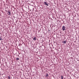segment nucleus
<instances>
[{
  "mask_svg": "<svg viewBox=\"0 0 79 79\" xmlns=\"http://www.w3.org/2000/svg\"><path fill=\"white\" fill-rule=\"evenodd\" d=\"M44 3L45 5H46V6H48V3L47 2H44Z\"/></svg>",
  "mask_w": 79,
  "mask_h": 79,
  "instance_id": "obj_1",
  "label": "nucleus"
},
{
  "mask_svg": "<svg viewBox=\"0 0 79 79\" xmlns=\"http://www.w3.org/2000/svg\"><path fill=\"white\" fill-rule=\"evenodd\" d=\"M7 12L9 14H8V15H11V12H10V10H8Z\"/></svg>",
  "mask_w": 79,
  "mask_h": 79,
  "instance_id": "obj_2",
  "label": "nucleus"
},
{
  "mask_svg": "<svg viewBox=\"0 0 79 79\" xmlns=\"http://www.w3.org/2000/svg\"><path fill=\"white\" fill-rule=\"evenodd\" d=\"M62 30L63 31H64L65 30V27H64V26H63L62 27Z\"/></svg>",
  "mask_w": 79,
  "mask_h": 79,
  "instance_id": "obj_3",
  "label": "nucleus"
},
{
  "mask_svg": "<svg viewBox=\"0 0 79 79\" xmlns=\"http://www.w3.org/2000/svg\"><path fill=\"white\" fill-rule=\"evenodd\" d=\"M33 40H35V41L36 40H37V39H36V37H35L33 39Z\"/></svg>",
  "mask_w": 79,
  "mask_h": 79,
  "instance_id": "obj_4",
  "label": "nucleus"
},
{
  "mask_svg": "<svg viewBox=\"0 0 79 79\" xmlns=\"http://www.w3.org/2000/svg\"><path fill=\"white\" fill-rule=\"evenodd\" d=\"M63 43H64V44H66V41L65 40L63 41Z\"/></svg>",
  "mask_w": 79,
  "mask_h": 79,
  "instance_id": "obj_5",
  "label": "nucleus"
},
{
  "mask_svg": "<svg viewBox=\"0 0 79 79\" xmlns=\"http://www.w3.org/2000/svg\"><path fill=\"white\" fill-rule=\"evenodd\" d=\"M46 77H48V73H46Z\"/></svg>",
  "mask_w": 79,
  "mask_h": 79,
  "instance_id": "obj_6",
  "label": "nucleus"
},
{
  "mask_svg": "<svg viewBox=\"0 0 79 79\" xmlns=\"http://www.w3.org/2000/svg\"><path fill=\"white\" fill-rule=\"evenodd\" d=\"M3 40V39H2V37L0 36V40Z\"/></svg>",
  "mask_w": 79,
  "mask_h": 79,
  "instance_id": "obj_7",
  "label": "nucleus"
},
{
  "mask_svg": "<svg viewBox=\"0 0 79 79\" xmlns=\"http://www.w3.org/2000/svg\"><path fill=\"white\" fill-rule=\"evenodd\" d=\"M16 59L17 60H19V59L18 58H17Z\"/></svg>",
  "mask_w": 79,
  "mask_h": 79,
  "instance_id": "obj_8",
  "label": "nucleus"
},
{
  "mask_svg": "<svg viewBox=\"0 0 79 79\" xmlns=\"http://www.w3.org/2000/svg\"><path fill=\"white\" fill-rule=\"evenodd\" d=\"M61 78L62 79H63V75L61 76Z\"/></svg>",
  "mask_w": 79,
  "mask_h": 79,
  "instance_id": "obj_9",
  "label": "nucleus"
},
{
  "mask_svg": "<svg viewBox=\"0 0 79 79\" xmlns=\"http://www.w3.org/2000/svg\"><path fill=\"white\" fill-rule=\"evenodd\" d=\"M8 77L9 78H8V79H10V77L9 76V77Z\"/></svg>",
  "mask_w": 79,
  "mask_h": 79,
  "instance_id": "obj_10",
  "label": "nucleus"
},
{
  "mask_svg": "<svg viewBox=\"0 0 79 79\" xmlns=\"http://www.w3.org/2000/svg\"><path fill=\"white\" fill-rule=\"evenodd\" d=\"M50 31V30H48V32H49Z\"/></svg>",
  "mask_w": 79,
  "mask_h": 79,
  "instance_id": "obj_11",
  "label": "nucleus"
}]
</instances>
